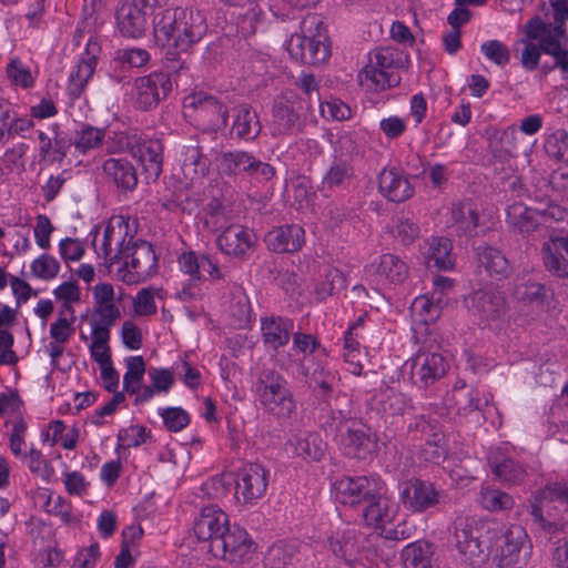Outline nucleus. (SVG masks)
<instances>
[{
	"label": "nucleus",
	"instance_id": "50",
	"mask_svg": "<svg viewBox=\"0 0 568 568\" xmlns=\"http://www.w3.org/2000/svg\"><path fill=\"white\" fill-rule=\"evenodd\" d=\"M126 373L123 377V388L129 394L140 390L145 373V363L142 356H131L126 359Z\"/></svg>",
	"mask_w": 568,
	"mask_h": 568
},
{
	"label": "nucleus",
	"instance_id": "6",
	"mask_svg": "<svg viewBox=\"0 0 568 568\" xmlns=\"http://www.w3.org/2000/svg\"><path fill=\"white\" fill-rule=\"evenodd\" d=\"M256 395L263 408L277 418H290L296 402L286 378L274 369L263 371L256 381Z\"/></svg>",
	"mask_w": 568,
	"mask_h": 568
},
{
	"label": "nucleus",
	"instance_id": "57",
	"mask_svg": "<svg viewBox=\"0 0 568 568\" xmlns=\"http://www.w3.org/2000/svg\"><path fill=\"white\" fill-rule=\"evenodd\" d=\"M114 60L129 68H143L150 62L151 54L142 48H124L115 52Z\"/></svg>",
	"mask_w": 568,
	"mask_h": 568
},
{
	"label": "nucleus",
	"instance_id": "37",
	"mask_svg": "<svg viewBox=\"0 0 568 568\" xmlns=\"http://www.w3.org/2000/svg\"><path fill=\"white\" fill-rule=\"evenodd\" d=\"M292 453L305 460H321L325 449L323 442L316 434L300 433L288 440Z\"/></svg>",
	"mask_w": 568,
	"mask_h": 568
},
{
	"label": "nucleus",
	"instance_id": "59",
	"mask_svg": "<svg viewBox=\"0 0 568 568\" xmlns=\"http://www.w3.org/2000/svg\"><path fill=\"white\" fill-rule=\"evenodd\" d=\"M60 271L59 262L48 254H42L31 263V274L40 280L50 281Z\"/></svg>",
	"mask_w": 568,
	"mask_h": 568
},
{
	"label": "nucleus",
	"instance_id": "3",
	"mask_svg": "<svg viewBox=\"0 0 568 568\" xmlns=\"http://www.w3.org/2000/svg\"><path fill=\"white\" fill-rule=\"evenodd\" d=\"M300 30V33H293L285 41V49L291 59L310 65L327 61L331 57V48L322 18L315 13L307 14L301 21Z\"/></svg>",
	"mask_w": 568,
	"mask_h": 568
},
{
	"label": "nucleus",
	"instance_id": "34",
	"mask_svg": "<svg viewBox=\"0 0 568 568\" xmlns=\"http://www.w3.org/2000/svg\"><path fill=\"white\" fill-rule=\"evenodd\" d=\"M407 63L408 55L404 51L394 47H379L369 53L367 64L386 73H398L397 70Z\"/></svg>",
	"mask_w": 568,
	"mask_h": 568
},
{
	"label": "nucleus",
	"instance_id": "1",
	"mask_svg": "<svg viewBox=\"0 0 568 568\" xmlns=\"http://www.w3.org/2000/svg\"><path fill=\"white\" fill-rule=\"evenodd\" d=\"M454 528L455 546L471 566L485 564L490 556L499 568H521L527 562L528 535L521 526L458 517Z\"/></svg>",
	"mask_w": 568,
	"mask_h": 568
},
{
	"label": "nucleus",
	"instance_id": "49",
	"mask_svg": "<svg viewBox=\"0 0 568 568\" xmlns=\"http://www.w3.org/2000/svg\"><path fill=\"white\" fill-rule=\"evenodd\" d=\"M376 273L393 283H400L407 274L406 264L396 255L385 253L381 255Z\"/></svg>",
	"mask_w": 568,
	"mask_h": 568
},
{
	"label": "nucleus",
	"instance_id": "47",
	"mask_svg": "<svg viewBox=\"0 0 568 568\" xmlns=\"http://www.w3.org/2000/svg\"><path fill=\"white\" fill-rule=\"evenodd\" d=\"M477 261L490 276L506 277L510 273V263L503 251H480Z\"/></svg>",
	"mask_w": 568,
	"mask_h": 568
},
{
	"label": "nucleus",
	"instance_id": "55",
	"mask_svg": "<svg viewBox=\"0 0 568 568\" xmlns=\"http://www.w3.org/2000/svg\"><path fill=\"white\" fill-rule=\"evenodd\" d=\"M545 151L556 161L568 162V132L558 130L550 134L545 142Z\"/></svg>",
	"mask_w": 568,
	"mask_h": 568
},
{
	"label": "nucleus",
	"instance_id": "60",
	"mask_svg": "<svg viewBox=\"0 0 568 568\" xmlns=\"http://www.w3.org/2000/svg\"><path fill=\"white\" fill-rule=\"evenodd\" d=\"M160 415L170 432H180L190 424L189 413L181 407L163 408Z\"/></svg>",
	"mask_w": 568,
	"mask_h": 568
},
{
	"label": "nucleus",
	"instance_id": "48",
	"mask_svg": "<svg viewBox=\"0 0 568 568\" xmlns=\"http://www.w3.org/2000/svg\"><path fill=\"white\" fill-rule=\"evenodd\" d=\"M483 508L489 511H506L513 509L515 500L511 495L496 488H483L478 497Z\"/></svg>",
	"mask_w": 568,
	"mask_h": 568
},
{
	"label": "nucleus",
	"instance_id": "33",
	"mask_svg": "<svg viewBox=\"0 0 568 568\" xmlns=\"http://www.w3.org/2000/svg\"><path fill=\"white\" fill-rule=\"evenodd\" d=\"M357 81L365 92L381 93L397 87L400 83V75L398 73H386L366 64L358 72Z\"/></svg>",
	"mask_w": 568,
	"mask_h": 568
},
{
	"label": "nucleus",
	"instance_id": "31",
	"mask_svg": "<svg viewBox=\"0 0 568 568\" xmlns=\"http://www.w3.org/2000/svg\"><path fill=\"white\" fill-rule=\"evenodd\" d=\"M353 176L354 169L349 162L334 159L324 173L318 190L323 196L328 197L335 190L344 189Z\"/></svg>",
	"mask_w": 568,
	"mask_h": 568
},
{
	"label": "nucleus",
	"instance_id": "58",
	"mask_svg": "<svg viewBox=\"0 0 568 568\" xmlns=\"http://www.w3.org/2000/svg\"><path fill=\"white\" fill-rule=\"evenodd\" d=\"M457 413L460 416H469L470 414L480 410L483 405L488 403L487 399H483L480 397V393L478 389H470L467 394H460L457 392V397L455 398Z\"/></svg>",
	"mask_w": 568,
	"mask_h": 568
},
{
	"label": "nucleus",
	"instance_id": "54",
	"mask_svg": "<svg viewBox=\"0 0 568 568\" xmlns=\"http://www.w3.org/2000/svg\"><path fill=\"white\" fill-rule=\"evenodd\" d=\"M297 88L302 91L303 97L296 95V104L300 110L311 111L313 109V94L318 95V83L312 73L302 72L296 81Z\"/></svg>",
	"mask_w": 568,
	"mask_h": 568
},
{
	"label": "nucleus",
	"instance_id": "42",
	"mask_svg": "<svg viewBox=\"0 0 568 568\" xmlns=\"http://www.w3.org/2000/svg\"><path fill=\"white\" fill-rule=\"evenodd\" d=\"M262 14L261 7L254 0H248L245 4L241 6L232 13L237 19V32L244 38L254 34Z\"/></svg>",
	"mask_w": 568,
	"mask_h": 568
},
{
	"label": "nucleus",
	"instance_id": "62",
	"mask_svg": "<svg viewBox=\"0 0 568 568\" xmlns=\"http://www.w3.org/2000/svg\"><path fill=\"white\" fill-rule=\"evenodd\" d=\"M53 294L58 301L63 302V311L61 313H70L74 314V311L71 306L72 303L80 302V288L75 282H64L59 285Z\"/></svg>",
	"mask_w": 568,
	"mask_h": 568
},
{
	"label": "nucleus",
	"instance_id": "7",
	"mask_svg": "<svg viewBox=\"0 0 568 568\" xmlns=\"http://www.w3.org/2000/svg\"><path fill=\"white\" fill-rule=\"evenodd\" d=\"M174 82L171 72L163 70L138 77L132 88L134 106L142 111L155 109L171 93Z\"/></svg>",
	"mask_w": 568,
	"mask_h": 568
},
{
	"label": "nucleus",
	"instance_id": "26",
	"mask_svg": "<svg viewBox=\"0 0 568 568\" xmlns=\"http://www.w3.org/2000/svg\"><path fill=\"white\" fill-rule=\"evenodd\" d=\"M253 163L254 154L241 149L222 151L216 158L220 172L230 178L252 175Z\"/></svg>",
	"mask_w": 568,
	"mask_h": 568
},
{
	"label": "nucleus",
	"instance_id": "25",
	"mask_svg": "<svg viewBox=\"0 0 568 568\" xmlns=\"http://www.w3.org/2000/svg\"><path fill=\"white\" fill-rule=\"evenodd\" d=\"M378 187L388 201L395 203H402L414 194V186L396 168L384 169L381 172Z\"/></svg>",
	"mask_w": 568,
	"mask_h": 568
},
{
	"label": "nucleus",
	"instance_id": "44",
	"mask_svg": "<svg viewBox=\"0 0 568 568\" xmlns=\"http://www.w3.org/2000/svg\"><path fill=\"white\" fill-rule=\"evenodd\" d=\"M38 134V156L39 163L44 165H51L55 162L62 161L67 155L64 141L62 139H52L42 130L37 132Z\"/></svg>",
	"mask_w": 568,
	"mask_h": 568
},
{
	"label": "nucleus",
	"instance_id": "45",
	"mask_svg": "<svg viewBox=\"0 0 568 568\" xmlns=\"http://www.w3.org/2000/svg\"><path fill=\"white\" fill-rule=\"evenodd\" d=\"M34 129V120L32 116L22 114L19 115L17 112L10 116L8 124L4 130H1L0 144H6L14 138L30 139Z\"/></svg>",
	"mask_w": 568,
	"mask_h": 568
},
{
	"label": "nucleus",
	"instance_id": "64",
	"mask_svg": "<svg viewBox=\"0 0 568 568\" xmlns=\"http://www.w3.org/2000/svg\"><path fill=\"white\" fill-rule=\"evenodd\" d=\"M379 130L387 140H396L407 130V121L398 115H389L379 121Z\"/></svg>",
	"mask_w": 568,
	"mask_h": 568
},
{
	"label": "nucleus",
	"instance_id": "24",
	"mask_svg": "<svg viewBox=\"0 0 568 568\" xmlns=\"http://www.w3.org/2000/svg\"><path fill=\"white\" fill-rule=\"evenodd\" d=\"M181 270L191 275V281L206 280V276L219 280L222 274L219 265L209 255L201 251H184L179 257Z\"/></svg>",
	"mask_w": 568,
	"mask_h": 568
},
{
	"label": "nucleus",
	"instance_id": "13",
	"mask_svg": "<svg viewBox=\"0 0 568 568\" xmlns=\"http://www.w3.org/2000/svg\"><path fill=\"white\" fill-rule=\"evenodd\" d=\"M296 93L292 90L283 92L275 101L270 122V132L273 138H281L301 131Z\"/></svg>",
	"mask_w": 568,
	"mask_h": 568
},
{
	"label": "nucleus",
	"instance_id": "9",
	"mask_svg": "<svg viewBox=\"0 0 568 568\" xmlns=\"http://www.w3.org/2000/svg\"><path fill=\"white\" fill-rule=\"evenodd\" d=\"M270 568H321L315 550L307 544L278 541L266 554Z\"/></svg>",
	"mask_w": 568,
	"mask_h": 568
},
{
	"label": "nucleus",
	"instance_id": "35",
	"mask_svg": "<svg viewBox=\"0 0 568 568\" xmlns=\"http://www.w3.org/2000/svg\"><path fill=\"white\" fill-rule=\"evenodd\" d=\"M268 248H302L305 231L297 224H290L270 231L265 236Z\"/></svg>",
	"mask_w": 568,
	"mask_h": 568
},
{
	"label": "nucleus",
	"instance_id": "4",
	"mask_svg": "<svg viewBox=\"0 0 568 568\" xmlns=\"http://www.w3.org/2000/svg\"><path fill=\"white\" fill-rule=\"evenodd\" d=\"M554 501L568 505V481L549 483L530 499L529 515L532 526L548 538L560 534L566 525L565 519L557 513V507L551 506Z\"/></svg>",
	"mask_w": 568,
	"mask_h": 568
},
{
	"label": "nucleus",
	"instance_id": "29",
	"mask_svg": "<svg viewBox=\"0 0 568 568\" xmlns=\"http://www.w3.org/2000/svg\"><path fill=\"white\" fill-rule=\"evenodd\" d=\"M542 213L528 207L521 202H515L506 209V222L509 227L519 233H530L541 223Z\"/></svg>",
	"mask_w": 568,
	"mask_h": 568
},
{
	"label": "nucleus",
	"instance_id": "27",
	"mask_svg": "<svg viewBox=\"0 0 568 568\" xmlns=\"http://www.w3.org/2000/svg\"><path fill=\"white\" fill-rule=\"evenodd\" d=\"M363 505V518L369 526L382 527L390 523L396 514L395 506L384 495L381 485Z\"/></svg>",
	"mask_w": 568,
	"mask_h": 568
},
{
	"label": "nucleus",
	"instance_id": "18",
	"mask_svg": "<svg viewBox=\"0 0 568 568\" xmlns=\"http://www.w3.org/2000/svg\"><path fill=\"white\" fill-rule=\"evenodd\" d=\"M378 486V480L373 477L343 476L333 488L338 503L355 507L368 500Z\"/></svg>",
	"mask_w": 568,
	"mask_h": 568
},
{
	"label": "nucleus",
	"instance_id": "56",
	"mask_svg": "<svg viewBox=\"0 0 568 568\" xmlns=\"http://www.w3.org/2000/svg\"><path fill=\"white\" fill-rule=\"evenodd\" d=\"M381 405L383 412L392 416L403 415L413 407L405 394L393 389L384 395Z\"/></svg>",
	"mask_w": 568,
	"mask_h": 568
},
{
	"label": "nucleus",
	"instance_id": "38",
	"mask_svg": "<svg viewBox=\"0 0 568 568\" xmlns=\"http://www.w3.org/2000/svg\"><path fill=\"white\" fill-rule=\"evenodd\" d=\"M104 141L105 129L84 123L74 132L72 144L78 154L85 155L101 148Z\"/></svg>",
	"mask_w": 568,
	"mask_h": 568
},
{
	"label": "nucleus",
	"instance_id": "22",
	"mask_svg": "<svg viewBox=\"0 0 568 568\" xmlns=\"http://www.w3.org/2000/svg\"><path fill=\"white\" fill-rule=\"evenodd\" d=\"M468 306L483 320L495 321L506 311L505 296L493 288L478 290L468 297Z\"/></svg>",
	"mask_w": 568,
	"mask_h": 568
},
{
	"label": "nucleus",
	"instance_id": "63",
	"mask_svg": "<svg viewBox=\"0 0 568 568\" xmlns=\"http://www.w3.org/2000/svg\"><path fill=\"white\" fill-rule=\"evenodd\" d=\"M134 134H129L128 132H113L112 135L105 136V150L108 154H120L125 151L131 152V146L134 144L133 142Z\"/></svg>",
	"mask_w": 568,
	"mask_h": 568
},
{
	"label": "nucleus",
	"instance_id": "36",
	"mask_svg": "<svg viewBox=\"0 0 568 568\" xmlns=\"http://www.w3.org/2000/svg\"><path fill=\"white\" fill-rule=\"evenodd\" d=\"M262 125L255 111L243 105L236 110L232 124V132L245 142L254 141L261 133Z\"/></svg>",
	"mask_w": 568,
	"mask_h": 568
},
{
	"label": "nucleus",
	"instance_id": "14",
	"mask_svg": "<svg viewBox=\"0 0 568 568\" xmlns=\"http://www.w3.org/2000/svg\"><path fill=\"white\" fill-rule=\"evenodd\" d=\"M268 485V471L260 464L243 465L236 473L235 498L241 504H253L261 498Z\"/></svg>",
	"mask_w": 568,
	"mask_h": 568
},
{
	"label": "nucleus",
	"instance_id": "40",
	"mask_svg": "<svg viewBox=\"0 0 568 568\" xmlns=\"http://www.w3.org/2000/svg\"><path fill=\"white\" fill-rule=\"evenodd\" d=\"M4 72L9 83L13 88L28 91L32 90L37 84L38 72H32L18 57L9 59Z\"/></svg>",
	"mask_w": 568,
	"mask_h": 568
},
{
	"label": "nucleus",
	"instance_id": "5",
	"mask_svg": "<svg viewBox=\"0 0 568 568\" xmlns=\"http://www.w3.org/2000/svg\"><path fill=\"white\" fill-rule=\"evenodd\" d=\"M450 220L457 236L465 239L467 244L473 245V248H476V239L485 237L495 232L499 224V219L493 211L480 209L471 200L453 203ZM477 248L493 247L483 243Z\"/></svg>",
	"mask_w": 568,
	"mask_h": 568
},
{
	"label": "nucleus",
	"instance_id": "2",
	"mask_svg": "<svg viewBox=\"0 0 568 568\" xmlns=\"http://www.w3.org/2000/svg\"><path fill=\"white\" fill-rule=\"evenodd\" d=\"M207 32L205 14L193 7L159 11L153 18V37L158 45L186 52Z\"/></svg>",
	"mask_w": 568,
	"mask_h": 568
},
{
	"label": "nucleus",
	"instance_id": "12",
	"mask_svg": "<svg viewBox=\"0 0 568 568\" xmlns=\"http://www.w3.org/2000/svg\"><path fill=\"white\" fill-rule=\"evenodd\" d=\"M337 444L343 454L349 458L366 460L376 453L377 437L366 425H347L337 437Z\"/></svg>",
	"mask_w": 568,
	"mask_h": 568
},
{
	"label": "nucleus",
	"instance_id": "46",
	"mask_svg": "<svg viewBox=\"0 0 568 568\" xmlns=\"http://www.w3.org/2000/svg\"><path fill=\"white\" fill-rule=\"evenodd\" d=\"M328 545L334 556L349 561L356 550L355 530L352 528L336 530L328 538Z\"/></svg>",
	"mask_w": 568,
	"mask_h": 568
},
{
	"label": "nucleus",
	"instance_id": "39",
	"mask_svg": "<svg viewBox=\"0 0 568 568\" xmlns=\"http://www.w3.org/2000/svg\"><path fill=\"white\" fill-rule=\"evenodd\" d=\"M256 235L253 230L234 224L226 227L216 239L217 248H252Z\"/></svg>",
	"mask_w": 568,
	"mask_h": 568
},
{
	"label": "nucleus",
	"instance_id": "51",
	"mask_svg": "<svg viewBox=\"0 0 568 568\" xmlns=\"http://www.w3.org/2000/svg\"><path fill=\"white\" fill-rule=\"evenodd\" d=\"M479 51L487 61L499 68H505L511 59L508 45L497 39L484 41L479 47Z\"/></svg>",
	"mask_w": 568,
	"mask_h": 568
},
{
	"label": "nucleus",
	"instance_id": "11",
	"mask_svg": "<svg viewBox=\"0 0 568 568\" xmlns=\"http://www.w3.org/2000/svg\"><path fill=\"white\" fill-rule=\"evenodd\" d=\"M254 550V541L246 530L237 525H229L222 536L213 541V548L211 549L215 557H221L230 562L250 560Z\"/></svg>",
	"mask_w": 568,
	"mask_h": 568
},
{
	"label": "nucleus",
	"instance_id": "53",
	"mask_svg": "<svg viewBox=\"0 0 568 568\" xmlns=\"http://www.w3.org/2000/svg\"><path fill=\"white\" fill-rule=\"evenodd\" d=\"M297 371L314 392H316V384L321 383V379H326V376L333 375L324 365H316L314 358L311 357L298 359Z\"/></svg>",
	"mask_w": 568,
	"mask_h": 568
},
{
	"label": "nucleus",
	"instance_id": "20",
	"mask_svg": "<svg viewBox=\"0 0 568 568\" xmlns=\"http://www.w3.org/2000/svg\"><path fill=\"white\" fill-rule=\"evenodd\" d=\"M149 12L133 1L116 8L115 22L119 33L128 39H140L148 30Z\"/></svg>",
	"mask_w": 568,
	"mask_h": 568
},
{
	"label": "nucleus",
	"instance_id": "8",
	"mask_svg": "<svg viewBox=\"0 0 568 568\" xmlns=\"http://www.w3.org/2000/svg\"><path fill=\"white\" fill-rule=\"evenodd\" d=\"M100 54L101 44L99 40L90 37L83 52L79 55L78 62L71 68L68 75L65 93L71 102L84 95L87 87L95 72Z\"/></svg>",
	"mask_w": 568,
	"mask_h": 568
},
{
	"label": "nucleus",
	"instance_id": "21",
	"mask_svg": "<svg viewBox=\"0 0 568 568\" xmlns=\"http://www.w3.org/2000/svg\"><path fill=\"white\" fill-rule=\"evenodd\" d=\"M229 525V516L217 506L211 505L202 508L193 529L200 541H210L212 549L213 541L222 536Z\"/></svg>",
	"mask_w": 568,
	"mask_h": 568
},
{
	"label": "nucleus",
	"instance_id": "16",
	"mask_svg": "<svg viewBox=\"0 0 568 568\" xmlns=\"http://www.w3.org/2000/svg\"><path fill=\"white\" fill-rule=\"evenodd\" d=\"M139 222L129 215H112L103 227L101 248H139Z\"/></svg>",
	"mask_w": 568,
	"mask_h": 568
},
{
	"label": "nucleus",
	"instance_id": "15",
	"mask_svg": "<svg viewBox=\"0 0 568 568\" xmlns=\"http://www.w3.org/2000/svg\"><path fill=\"white\" fill-rule=\"evenodd\" d=\"M448 369L446 358L437 352L419 351L410 359V379L419 388H426L443 378Z\"/></svg>",
	"mask_w": 568,
	"mask_h": 568
},
{
	"label": "nucleus",
	"instance_id": "17",
	"mask_svg": "<svg viewBox=\"0 0 568 568\" xmlns=\"http://www.w3.org/2000/svg\"><path fill=\"white\" fill-rule=\"evenodd\" d=\"M131 155L141 164L146 179L156 181L163 171L164 145L158 138L134 134Z\"/></svg>",
	"mask_w": 568,
	"mask_h": 568
},
{
	"label": "nucleus",
	"instance_id": "32",
	"mask_svg": "<svg viewBox=\"0 0 568 568\" xmlns=\"http://www.w3.org/2000/svg\"><path fill=\"white\" fill-rule=\"evenodd\" d=\"M294 329V322L287 317H270L262 321L261 331L266 346L277 349L286 345Z\"/></svg>",
	"mask_w": 568,
	"mask_h": 568
},
{
	"label": "nucleus",
	"instance_id": "61",
	"mask_svg": "<svg viewBox=\"0 0 568 568\" xmlns=\"http://www.w3.org/2000/svg\"><path fill=\"white\" fill-rule=\"evenodd\" d=\"M546 268L558 277H568V251H546Z\"/></svg>",
	"mask_w": 568,
	"mask_h": 568
},
{
	"label": "nucleus",
	"instance_id": "52",
	"mask_svg": "<svg viewBox=\"0 0 568 568\" xmlns=\"http://www.w3.org/2000/svg\"><path fill=\"white\" fill-rule=\"evenodd\" d=\"M29 151V145L24 142H18L11 148H8L2 156L1 162L7 173L21 174L26 171L24 156Z\"/></svg>",
	"mask_w": 568,
	"mask_h": 568
},
{
	"label": "nucleus",
	"instance_id": "30",
	"mask_svg": "<svg viewBox=\"0 0 568 568\" xmlns=\"http://www.w3.org/2000/svg\"><path fill=\"white\" fill-rule=\"evenodd\" d=\"M488 460L495 476L506 484H520L526 477V468L499 449L493 452Z\"/></svg>",
	"mask_w": 568,
	"mask_h": 568
},
{
	"label": "nucleus",
	"instance_id": "19",
	"mask_svg": "<svg viewBox=\"0 0 568 568\" xmlns=\"http://www.w3.org/2000/svg\"><path fill=\"white\" fill-rule=\"evenodd\" d=\"M403 506L413 513H423L440 503V493L427 481L412 479L400 491Z\"/></svg>",
	"mask_w": 568,
	"mask_h": 568
},
{
	"label": "nucleus",
	"instance_id": "23",
	"mask_svg": "<svg viewBox=\"0 0 568 568\" xmlns=\"http://www.w3.org/2000/svg\"><path fill=\"white\" fill-rule=\"evenodd\" d=\"M102 171L123 194L134 191L138 185L136 170L128 159L109 158L102 163Z\"/></svg>",
	"mask_w": 568,
	"mask_h": 568
},
{
	"label": "nucleus",
	"instance_id": "10",
	"mask_svg": "<svg viewBox=\"0 0 568 568\" xmlns=\"http://www.w3.org/2000/svg\"><path fill=\"white\" fill-rule=\"evenodd\" d=\"M185 106L193 109L203 131L217 132L227 125L229 109L213 95L194 93L185 99Z\"/></svg>",
	"mask_w": 568,
	"mask_h": 568
},
{
	"label": "nucleus",
	"instance_id": "41",
	"mask_svg": "<svg viewBox=\"0 0 568 568\" xmlns=\"http://www.w3.org/2000/svg\"><path fill=\"white\" fill-rule=\"evenodd\" d=\"M433 545L415 541L407 545L402 554L405 568H433Z\"/></svg>",
	"mask_w": 568,
	"mask_h": 568
},
{
	"label": "nucleus",
	"instance_id": "28",
	"mask_svg": "<svg viewBox=\"0 0 568 568\" xmlns=\"http://www.w3.org/2000/svg\"><path fill=\"white\" fill-rule=\"evenodd\" d=\"M181 170L186 180L200 181L207 175L211 161L199 145L183 146L180 156Z\"/></svg>",
	"mask_w": 568,
	"mask_h": 568
},
{
	"label": "nucleus",
	"instance_id": "43",
	"mask_svg": "<svg viewBox=\"0 0 568 568\" xmlns=\"http://www.w3.org/2000/svg\"><path fill=\"white\" fill-rule=\"evenodd\" d=\"M515 294L521 302L537 306L548 305L552 297V291L549 287L532 280L517 284Z\"/></svg>",
	"mask_w": 568,
	"mask_h": 568
}]
</instances>
